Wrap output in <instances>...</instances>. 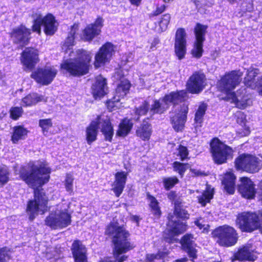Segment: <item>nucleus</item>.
<instances>
[{
    "mask_svg": "<svg viewBox=\"0 0 262 262\" xmlns=\"http://www.w3.org/2000/svg\"><path fill=\"white\" fill-rule=\"evenodd\" d=\"M31 172H20V177L34 189V200L29 201L27 212L30 220H33L38 213L43 214L47 209L48 199L41 189L50 178L51 169L47 163L38 160L30 163Z\"/></svg>",
    "mask_w": 262,
    "mask_h": 262,
    "instance_id": "obj_1",
    "label": "nucleus"
},
{
    "mask_svg": "<svg viewBox=\"0 0 262 262\" xmlns=\"http://www.w3.org/2000/svg\"><path fill=\"white\" fill-rule=\"evenodd\" d=\"M78 29L77 25H74L72 27L71 31L62 47V50L66 54H68L71 57L73 55L76 56L74 59L71 58L67 60L61 64L62 69L66 70L74 76H81L87 74L92 59V54L90 52L80 49L75 52L72 50L76 38L75 35Z\"/></svg>",
    "mask_w": 262,
    "mask_h": 262,
    "instance_id": "obj_2",
    "label": "nucleus"
},
{
    "mask_svg": "<svg viewBox=\"0 0 262 262\" xmlns=\"http://www.w3.org/2000/svg\"><path fill=\"white\" fill-rule=\"evenodd\" d=\"M105 234L113 238L114 244L113 258H106L105 262H123L127 259V256L122 253L132 249L134 246L128 241L129 233L117 222H111L105 230Z\"/></svg>",
    "mask_w": 262,
    "mask_h": 262,
    "instance_id": "obj_3",
    "label": "nucleus"
},
{
    "mask_svg": "<svg viewBox=\"0 0 262 262\" xmlns=\"http://www.w3.org/2000/svg\"><path fill=\"white\" fill-rule=\"evenodd\" d=\"M187 95V92L184 90L176 92H172L166 95L163 98L154 100L150 107L149 103L145 101L137 109L136 114L138 116H142L145 115L148 112L150 115L154 114L164 113L171 105H175L185 100Z\"/></svg>",
    "mask_w": 262,
    "mask_h": 262,
    "instance_id": "obj_4",
    "label": "nucleus"
},
{
    "mask_svg": "<svg viewBox=\"0 0 262 262\" xmlns=\"http://www.w3.org/2000/svg\"><path fill=\"white\" fill-rule=\"evenodd\" d=\"M98 128L100 129L105 140L111 141L114 135L113 127L109 118L101 115L92 121L86 128V140L88 144L91 145L97 139Z\"/></svg>",
    "mask_w": 262,
    "mask_h": 262,
    "instance_id": "obj_5",
    "label": "nucleus"
},
{
    "mask_svg": "<svg viewBox=\"0 0 262 262\" xmlns=\"http://www.w3.org/2000/svg\"><path fill=\"white\" fill-rule=\"evenodd\" d=\"M69 208V204L66 203L53 207L46 218L45 224L52 229H61L69 226L71 223V215Z\"/></svg>",
    "mask_w": 262,
    "mask_h": 262,
    "instance_id": "obj_6",
    "label": "nucleus"
},
{
    "mask_svg": "<svg viewBox=\"0 0 262 262\" xmlns=\"http://www.w3.org/2000/svg\"><path fill=\"white\" fill-rule=\"evenodd\" d=\"M212 235L215 241L220 246L230 247L234 245L237 241V236L234 229L227 225L216 228Z\"/></svg>",
    "mask_w": 262,
    "mask_h": 262,
    "instance_id": "obj_7",
    "label": "nucleus"
},
{
    "mask_svg": "<svg viewBox=\"0 0 262 262\" xmlns=\"http://www.w3.org/2000/svg\"><path fill=\"white\" fill-rule=\"evenodd\" d=\"M236 224L242 231L251 232L262 226L258 215L255 212H245L239 214Z\"/></svg>",
    "mask_w": 262,
    "mask_h": 262,
    "instance_id": "obj_8",
    "label": "nucleus"
},
{
    "mask_svg": "<svg viewBox=\"0 0 262 262\" xmlns=\"http://www.w3.org/2000/svg\"><path fill=\"white\" fill-rule=\"evenodd\" d=\"M211 152L215 163L221 164L226 162L232 157V149L217 138L212 139L210 143Z\"/></svg>",
    "mask_w": 262,
    "mask_h": 262,
    "instance_id": "obj_9",
    "label": "nucleus"
},
{
    "mask_svg": "<svg viewBox=\"0 0 262 262\" xmlns=\"http://www.w3.org/2000/svg\"><path fill=\"white\" fill-rule=\"evenodd\" d=\"M235 167L249 173L258 172L262 167V160L249 154L240 155L235 160Z\"/></svg>",
    "mask_w": 262,
    "mask_h": 262,
    "instance_id": "obj_10",
    "label": "nucleus"
},
{
    "mask_svg": "<svg viewBox=\"0 0 262 262\" xmlns=\"http://www.w3.org/2000/svg\"><path fill=\"white\" fill-rule=\"evenodd\" d=\"M242 75L239 71H233L226 73L217 82L219 90L227 95V98L230 97V94L234 93L232 91L241 82Z\"/></svg>",
    "mask_w": 262,
    "mask_h": 262,
    "instance_id": "obj_11",
    "label": "nucleus"
},
{
    "mask_svg": "<svg viewBox=\"0 0 262 262\" xmlns=\"http://www.w3.org/2000/svg\"><path fill=\"white\" fill-rule=\"evenodd\" d=\"M43 26L44 31L47 35H52L57 30V25L54 16L50 14L42 17L39 15L34 20L32 26L33 31L39 34L41 32V26Z\"/></svg>",
    "mask_w": 262,
    "mask_h": 262,
    "instance_id": "obj_12",
    "label": "nucleus"
},
{
    "mask_svg": "<svg viewBox=\"0 0 262 262\" xmlns=\"http://www.w3.org/2000/svg\"><path fill=\"white\" fill-rule=\"evenodd\" d=\"M57 73L54 67H46L34 71L31 77L37 83L42 85H48L51 83Z\"/></svg>",
    "mask_w": 262,
    "mask_h": 262,
    "instance_id": "obj_13",
    "label": "nucleus"
},
{
    "mask_svg": "<svg viewBox=\"0 0 262 262\" xmlns=\"http://www.w3.org/2000/svg\"><path fill=\"white\" fill-rule=\"evenodd\" d=\"M115 53L114 46L110 42H106L99 50L95 56L94 66L96 68L109 62Z\"/></svg>",
    "mask_w": 262,
    "mask_h": 262,
    "instance_id": "obj_14",
    "label": "nucleus"
},
{
    "mask_svg": "<svg viewBox=\"0 0 262 262\" xmlns=\"http://www.w3.org/2000/svg\"><path fill=\"white\" fill-rule=\"evenodd\" d=\"M130 86L129 82L126 79L120 82L116 90L115 96L107 102V107L110 110L113 111L121 107V103L120 102V100L127 94Z\"/></svg>",
    "mask_w": 262,
    "mask_h": 262,
    "instance_id": "obj_15",
    "label": "nucleus"
},
{
    "mask_svg": "<svg viewBox=\"0 0 262 262\" xmlns=\"http://www.w3.org/2000/svg\"><path fill=\"white\" fill-rule=\"evenodd\" d=\"M186 229L187 225L185 223L180 222L179 220L176 221L175 219H171L167 223V228L164 233V237L167 242H173L176 240L175 236L183 233Z\"/></svg>",
    "mask_w": 262,
    "mask_h": 262,
    "instance_id": "obj_16",
    "label": "nucleus"
},
{
    "mask_svg": "<svg viewBox=\"0 0 262 262\" xmlns=\"http://www.w3.org/2000/svg\"><path fill=\"white\" fill-rule=\"evenodd\" d=\"M206 85L205 76L201 72H195L187 83V89L190 93L199 94Z\"/></svg>",
    "mask_w": 262,
    "mask_h": 262,
    "instance_id": "obj_17",
    "label": "nucleus"
},
{
    "mask_svg": "<svg viewBox=\"0 0 262 262\" xmlns=\"http://www.w3.org/2000/svg\"><path fill=\"white\" fill-rule=\"evenodd\" d=\"M207 27L197 24L194 29L196 41L194 47L191 51L192 55L196 58H200L202 55L203 43L205 40V35Z\"/></svg>",
    "mask_w": 262,
    "mask_h": 262,
    "instance_id": "obj_18",
    "label": "nucleus"
},
{
    "mask_svg": "<svg viewBox=\"0 0 262 262\" xmlns=\"http://www.w3.org/2000/svg\"><path fill=\"white\" fill-rule=\"evenodd\" d=\"M257 69L250 68L244 79L245 84L252 89H255L258 94L262 96V75L255 81V77L259 74Z\"/></svg>",
    "mask_w": 262,
    "mask_h": 262,
    "instance_id": "obj_19",
    "label": "nucleus"
},
{
    "mask_svg": "<svg viewBox=\"0 0 262 262\" xmlns=\"http://www.w3.org/2000/svg\"><path fill=\"white\" fill-rule=\"evenodd\" d=\"M186 33L184 29L179 28L176 33L174 50L179 59H182L186 53Z\"/></svg>",
    "mask_w": 262,
    "mask_h": 262,
    "instance_id": "obj_20",
    "label": "nucleus"
},
{
    "mask_svg": "<svg viewBox=\"0 0 262 262\" xmlns=\"http://www.w3.org/2000/svg\"><path fill=\"white\" fill-rule=\"evenodd\" d=\"M257 258L256 252L254 251L250 245H245L240 248L234 254L231 258L232 262L235 260L239 261H254Z\"/></svg>",
    "mask_w": 262,
    "mask_h": 262,
    "instance_id": "obj_21",
    "label": "nucleus"
},
{
    "mask_svg": "<svg viewBox=\"0 0 262 262\" xmlns=\"http://www.w3.org/2000/svg\"><path fill=\"white\" fill-rule=\"evenodd\" d=\"M188 112V106L187 104H183L181 106L180 112L174 116L171 117V122L173 129L177 132L182 131L187 120V114Z\"/></svg>",
    "mask_w": 262,
    "mask_h": 262,
    "instance_id": "obj_22",
    "label": "nucleus"
},
{
    "mask_svg": "<svg viewBox=\"0 0 262 262\" xmlns=\"http://www.w3.org/2000/svg\"><path fill=\"white\" fill-rule=\"evenodd\" d=\"M103 23V19L98 17L94 24L88 25L83 31V38L86 41H90L95 36L98 35L101 32Z\"/></svg>",
    "mask_w": 262,
    "mask_h": 262,
    "instance_id": "obj_23",
    "label": "nucleus"
},
{
    "mask_svg": "<svg viewBox=\"0 0 262 262\" xmlns=\"http://www.w3.org/2000/svg\"><path fill=\"white\" fill-rule=\"evenodd\" d=\"M38 51L34 48H26L21 54V62L28 69L33 68L38 61Z\"/></svg>",
    "mask_w": 262,
    "mask_h": 262,
    "instance_id": "obj_24",
    "label": "nucleus"
},
{
    "mask_svg": "<svg viewBox=\"0 0 262 262\" xmlns=\"http://www.w3.org/2000/svg\"><path fill=\"white\" fill-rule=\"evenodd\" d=\"M238 191L243 197L249 199H253L256 192L253 182L247 177L241 178Z\"/></svg>",
    "mask_w": 262,
    "mask_h": 262,
    "instance_id": "obj_25",
    "label": "nucleus"
},
{
    "mask_svg": "<svg viewBox=\"0 0 262 262\" xmlns=\"http://www.w3.org/2000/svg\"><path fill=\"white\" fill-rule=\"evenodd\" d=\"M71 251L75 262H88L85 247L79 241H75Z\"/></svg>",
    "mask_w": 262,
    "mask_h": 262,
    "instance_id": "obj_26",
    "label": "nucleus"
},
{
    "mask_svg": "<svg viewBox=\"0 0 262 262\" xmlns=\"http://www.w3.org/2000/svg\"><path fill=\"white\" fill-rule=\"evenodd\" d=\"M193 237L191 234L184 235L181 241L182 246L187 253L192 261L197 258V251L195 249V244L194 243Z\"/></svg>",
    "mask_w": 262,
    "mask_h": 262,
    "instance_id": "obj_27",
    "label": "nucleus"
},
{
    "mask_svg": "<svg viewBox=\"0 0 262 262\" xmlns=\"http://www.w3.org/2000/svg\"><path fill=\"white\" fill-rule=\"evenodd\" d=\"M106 79L101 75L96 78L95 82L92 85V91L95 99L100 98L106 94Z\"/></svg>",
    "mask_w": 262,
    "mask_h": 262,
    "instance_id": "obj_28",
    "label": "nucleus"
},
{
    "mask_svg": "<svg viewBox=\"0 0 262 262\" xmlns=\"http://www.w3.org/2000/svg\"><path fill=\"white\" fill-rule=\"evenodd\" d=\"M127 173L125 171L118 172L115 174V180L113 185V190L116 196L119 197L124 188Z\"/></svg>",
    "mask_w": 262,
    "mask_h": 262,
    "instance_id": "obj_29",
    "label": "nucleus"
},
{
    "mask_svg": "<svg viewBox=\"0 0 262 262\" xmlns=\"http://www.w3.org/2000/svg\"><path fill=\"white\" fill-rule=\"evenodd\" d=\"M235 176L232 171L227 172L222 179L225 190L229 194H233L235 191Z\"/></svg>",
    "mask_w": 262,
    "mask_h": 262,
    "instance_id": "obj_30",
    "label": "nucleus"
},
{
    "mask_svg": "<svg viewBox=\"0 0 262 262\" xmlns=\"http://www.w3.org/2000/svg\"><path fill=\"white\" fill-rule=\"evenodd\" d=\"M228 99L232 100L236 107L241 109H245L252 104L251 99L247 95H236L235 93H232Z\"/></svg>",
    "mask_w": 262,
    "mask_h": 262,
    "instance_id": "obj_31",
    "label": "nucleus"
},
{
    "mask_svg": "<svg viewBox=\"0 0 262 262\" xmlns=\"http://www.w3.org/2000/svg\"><path fill=\"white\" fill-rule=\"evenodd\" d=\"M151 133L152 130L151 126L147 121H144L136 130L137 136L144 141H148L149 140Z\"/></svg>",
    "mask_w": 262,
    "mask_h": 262,
    "instance_id": "obj_32",
    "label": "nucleus"
},
{
    "mask_svg": "<svg viewBox=\"0 0 262 262\" xmlns=\"http://www.w3.org/2000/svg\"><path fill=\"white\" fill-rule=\"evenodd\" d=\"M214 195V188L211 186L206 185L205 190L197 196L199 203L202 206H205L207 203L210 202Z\"/></svg>",
    "mask_w": 262,
    "mask_h": 262,
    "instance_id": "obj_33",
    "label": "nucleus"
},
{
    "mask_svg": "<svg viewBox=\"0 0 262 262\" xmlns=\"http://www.w3.org/2000/svg\"><path fill=\"white\" fill-rule=\"evenodd\" d=\"M42 101H46L44 96L37 93L29 94L22 99L23 104L25 106L35 105Z\"/></svg>",
    "mask_w": 262,
    "mask_h": 262,
    "instance_id": "obj_34",
    "label": "nucleus"
},
{
    "mask_svg": "<svg viewBox=\"0 0 262 262\" xmlns=\"http://www.w3.org/2000/svg\"><path fill=\"white\" fill-rule=\"evenodd\" d=\"M133 126V123L130 119H124L119 124L117 135L120 137H125L130 132Z\"/></svg>",
    "mask_w": 262,
    "mask_h": 262,
    "instance_id": "obj_35",
    "label": "nucleus"
},
{
    "mask_svg": "<svg viewBox=\"0 0 262 262\" xmlns=\"http://www.w3.org/2000/svg\"><path fill=\"white\" fill-rule=\"evenodd\" d=\"M17 44L20 46L26 45L29 40V35L31 34V31L27 29L25 26H21L17 28Z\"/></svg>",
    "mask_w": 262,
    "mask_h": 262,
    "instance_id": "obj_36",
    "label": "nucleus"
},
{
    "mask_svg": "<svg viewBox=\"0 0 262 262\" xmlns=\"http://www.w3.org/2000/svg\"><path fill=\"white\" fill-rule=\"evenodd\" d=\"M207 105L205 103L200 104L195 113L194 118V124L195 129L202 126L203 121V117L206 111Z\"/></svg>",
    "mask_w": 262,
    "mask_h": 262,
    "instance_id": "obj_37",
    "label": "nucleus"
},
{
    "mask_svg": "<svg viewBox=\"0 0 262 262\" xmlns=\"http://www.w3.org/2000/svg\"><path fill=\"white\" fill-rule=\"evenodd\" d=\"M171 19V16L169 14H165L161 16L159 20L156 23L158 24L156 26L157 31L159 32H162L166 30Z\"/></svg>",
    "mask_w": 262,
    "mask_h": 262,
    "instance_id": "obj_38",
    "label": "nucleus"
},
{
    "mask_svg": "<svg viewBox=\"0 0 262 262\" xmlns=\"http://www.w3.org/2000/svg\"><path fill=\"white\" fill-rule=\"evenodd\" d=\"M147 199L151 212L155 216L159 217L161 215V210L158 201L155 197L149 194L147 195Z\"/></svg>",
    "mask_w": 262,
    "mask_h": 262,
    "instance_id": "obj_39",
    "label": "nucleus"
},
{
    "mask_svg": "<svg viewBox=\"0 0 262 262\" xmlns=\"http://www.w3.org/2000/svg\"><path fill=\"white\" fill-rule=\"evenodd\" d=\"M236 116L237 117V123H243L244 126H242L243 127V130L241 131L242 129H239L238 131V133L241 135V136H248L250 134V129L249 127H247L245 125L244 123V120H245V116L244 114L241 112H237L236 114Z\"/></svg>",
    "mask_w": 262,
    "mask_h": 262,
    "instance_id": "obj_40",
    "label": "nucleus"
},
{
    "mask_svg": "<svg viewBox=\"0 0 262 262\" xmlns=\"http://www.w3.org/2000/svg\"><path fill=\"white\" fill-rule=\"evenodd\" d=\"M167 252L159 251L156 254H148L146 255V260L148 262H153L156 260H162V262H165L164 259L167 256Z\"/></svg>",
    "mask_w": 262,
    "mask_h": 262,
    "instance_id": "obj_41",
    "label": "nucleus"
},
{
    "mask_svg": "<svg viewBox=\"0 0 262 262\" xmlns=\"http://www.w3.org/2000/svg\"><path fill=\"white\" fill-rule=\"evenodd\" d=\"M173 167L174 170L182 177L185 171L189 168V165L176 161L173 163Z\"/></svg>",
    "mask_w": 262,
    "mask_h": 262,
    "instance_id": "obj_42",
    "label": "nucleus"
},
{
    "mask_svg": "<svg viewBox=\"0 0 262 262\" xmlns=\"http://www.w3.org/2000/svg\"><path fill=\"white\" fill-rule=\"evenodd\" d=\"M179 182L176 177L166 178L163 179V183L165 189L168 190L172 188Z\"/></svg>",
    "mask_w": 262,
    "mask_h": 262,
    "instance_id": "obj_43",
    "label": "nucleus"
},
{
    "mask_svg": "<svg viewBox=\"0 0 262 262\" xmlns=\"http://www.w3.org/2000/svg\"><path fill=\"white\" fill-rule=\"evenodd\" d=\"M198 9L205 8L206 7H211L214 3V0H193Z\"/></svg>",
    "mask_w": 262,
    "mask_h": 262,
    "instance_id": "obj_44",
    "label": "nucleus"
},
{
    "mask_svg": "<svg viewBox=\"0 0 262 262\" xmlns=\"http://www.w3.org/2000/svg\"><path fill=\"white\" fill-rule=\"evenodd\" d=\"M8 181V172L6 167L0 166V187L3 186Z\"/></svg>",
    "mask_w": 262,
    "mask_h": 262,
    "instance_id": "obj_45",
    "label": "nucleus"
},
{
    "mask_svg": "<svg viewBox=\"0 0 262 262\" xmlns=\"http://www.w3.org/2000/svg\"><path fill=\"white\" fill-rule=\"evenodd\" d=\"M39 124L45 133V132L47 133L49 129L52 126V122L50 119H41L39 120Z\"/></svg>",
    "mask_w": 262,
    "mask_h": 262,
    "instance_id": "obj_46",
    "label": "nucleus"
},
{
    "mask_svg": "<svg viewBox=\"0 0 262 262\" xmlns=\"http://www.w3.org/2000/svg\"><path fill=\"white\" fill-rule=\"evenodd\" d=\"M174 214L177 218L185 219L189 217V214L187 211L179 206L176 207Z\"/></svg>",
    "mask_w": 262,
    "mask_h": 262,
    "instance_id": "obj_47",
    "label": "nucleus"
},
{
    "mask_svg": "<svg viewBox=\"0 0 262 262\" xmlns=\"http://www.w3.org/2000/svg\"><path fill=\"white\" fill-rule=\"evenodd\" d=\"M195 225L203 232L207 233L209 231V226L206 224L202 218H200L194 222Z\"/></svg>",
    "mask_w": 262,
    "mask_h": 262,
    "instance_id": "obj_48",
    "label": "nucleus"
},
{
    "mask_svg": "<svg viewBox=\"0 0 262 262\" xmlns=\"http://www.w3.org/2000/svg\"><path fill=\"white\" fill-rule=\"evenodd\" d=\"M10 252L7 248H3L0 250V262H6L10 258Z\"/></svg>",
    "mask_w": 262,
    "mask_h": 262,
    "instance_id": "obj_49",
    "label": "nucleus"
},
{
    "mask_svg": "<svg viewBox=\"0 0 262 262\" xmlns=\"http://www.w3.org/2000/svg\"><path fill=\"white\" fill-rule=\"evenodd\" d=\"M74 179L73 176L70 174H67L65 180V187L67 191H73V183Z\"/></svg>",
    "mask_w": 262,
    "mask_h": 262,
    "instance_id": "obj_50",
    "label": "nucleus"
},
{
    "mask_svg": "<svg viewBox=\"0 0 262 262\" xmlns=\"http://www.w3.org/2000/svg\"><path fill=\"white\" fill-rule=\"evenodd\" d=\"M178 151V156L180 157V159L182 161H183L187 158L188 156V151L186 147L180 145Z\"/></svg>",
    "mask_w": 262,
    "mask_h": 262,
    "instance_id": "obj_51",
    "label": "nucleus"
},
{
    "mask_svg": "<svg viewBox=\"0 0 262 262\" xmlns=\"http://www.w3.org/2000/svg\"><path fill=\"white\" fill-rule=\"evenodd\" d=\"M28 130L24 127L17 126V140L25 139L27 135Z\"/></svg>",
    "mask_w": 262,
    "mask_h": 262,
    "instance_id": "obj_52",
    "label": "nucleus"
},
{
    "mask_svg": "<svg viewBox=\"0 0 262 262\" xmlns=\"http://www.w3.org/2000/svg\"><path fill=\"white\" fill-rule=\"evenodd\" d=\"M165 9V5H162L157 8L156 10L152 13V15L156 16L162 13Z\"/></svg>",
    "mask_w": 262,
    "mask_h": 262,
    "instance_id": "obj_53",
    "label": "nucleus"
},
{
    "mask_svg": "<svg viewBox=\"0 0 262 262\" xmlns=\"http://www.w3.org/2000/svg\"><path fill=\"white\" fill-rule=\"evenodd\" d=\"M10 112L11 117L14 120H16V107H12Z\"/></svg>",
    "mask_w": 262,
    "mask_h": 262,
    "instance_id": "obj_54",
    "label": "nucleus"
},
{
    "mask_svg": "<svg viewBox=\"0 0 262 262\" xmlns=\"http://www.w3.org/2000/svg\"><path fill=\"white\" fill-rule=\"evenodd\" d=\"M16 126L13 127V134L12 136L11 140L14 143H16Z\"/></svg>",
    "mask_w": 262,
    "mask_h": 262,
    "instance_id": "obj_55",
    "label": "nucleus"
},
{
    "mask_svg": "<svg viewBox=\"0 0 262 262\" xmlns=\"http://www.w3.org/2000/svg\"><path fill=\"white\" fill-rule=\"evenodd\" d=\"M129 1L132 5L139 6L141 4L142 0H129Z\"/></svg>",
    "mask_w": 262,
    "mask_h": 262,
    "instance_id": "obj_56",
    "label": "nucleus"
},
{
    "mask_svg": "<svg viewBox=\"0 0 262 262\" xmlns=\"http://www.w3.org/2000/svg\"><path fill=\"white\" fill-rule=\"evenodd\" d=\"M122 71L121 70H118L115 73L114 77L116 78V79H121V76H122L121 74Z\"/></svg>",
    "mask_w": 262,
    "mask_h": 262,
    "instance_id": "obj_57",
    "label": "nucleus"
},
{
    "mask_svg": "<svg viewBox=\"0 0 262 262\" xmlns=\"http://www.w3.org/2000/svg\"><path fill=\"white\" fill-rule=\"evenodd\" d=\"M130 219L133 221L136 222L137 224V225H138L139 222L140 221V218H139V217L138 216H137V215H132L130 216Z\"/></svg>",
    "mask_w": 262,
    "mask_h": 262,
    "instance_id": "obj_58",
    "label": "nucleus"
},
{
    "mask_svg": "<svg viewBox=\"0 0 262 262\" xmlns=\"http://www.w3.org/2000/svg\"><path fill=\"white\" fill-rule=\"evenodd\" d=\"M188 260L187 257H183L173 261V262H186Z\"/></svg>",
    "mask_w": 262,
    "mask_h": 262,
    "instance_id": "obj_59",
    "label": "nucleus"
},
{
    "mask_svg": "<svg viewBox=\"0 0 262 262\" xmlns=\"http://www.w3.org/2000/svg\"><path fill=\"white\" fill-rule=\"evenodd\" d=\"M192 172L194 173L196 176H200L202 174V172L200 171L199 170H196L194 169H191V170Z\"/></svg>",
    "mask_w": 262,
    "mask_h": 262,
    "instance_id": "obj_60",
    "label": "nucleus"
},
{
    "mask_svg": "<svg viewBox=\"0 0 262 262\" xmlns=\"http://www.w3.org/2000/svg\"><path fill=\"white\" fill-rule=\"evenodd\" d=\"M21 111V109L20 108H18L17 107V118H18L19 117V116L20 115Z\"/></svg>",
    "mask_w": 262,
    "mask_h": 262,
    "instance_id": "obj_61",
    "label": "nucleus"
},
{
    "mask_svg": "<svg viewBox=\"0 0 262 262\" xmlns=\"http://www.w3.org/2000/svg\"><path fill=\"white\" fill-rule=\"evenodd\" d=\"M163 1L165 3H169L170 2L173 1V0H163Z\"/></svg>",
    "mask_w": 262,
    "mask_h": 262,
    "instance_id": "obj_62",
    "label": "nucleus"
},
{
    "mask_svg": "<svg viewBox=\"0 0 262 262\" xmlns=\"http://www.w3.org/2000/svg\"><path fill=\"white\" fill-rule=\"evenodd\" d=\"M229 2H230V3L231 2H233L234 1V0H228Z\"/></svg>",
    "mask_w": 262,
    "mask_h": 262,
    "instance_id": "obj_63",
    "label": "nucleus"
}]
</instances>
